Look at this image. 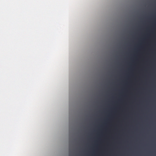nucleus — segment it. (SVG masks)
Returning <instances> with one entry per match:
<instances>
[{"label": "nucleus", "mask_w": 156, "mask_h": 156, "mask_svg": "<svg viewBox=\"0 0 156 156\" xmlns=\"http://www.w3.org/2000/svg\"><path fill=\"white\" fill-rule=\"evenodd\" d=\"M91 156H97L95 154H93V155H92Z\"/></svg>", "instance_id": "f03ea898"}, {"label": "nucleus", "mask_w": 156, "mask_h": 156, "mask_svg": "<svg viewBox=\"0 0 156 156\" xmlns=\"http://www.w3.org/2000/svg\"><path fill=\"white\" fill-rule=\"evenodd\" d=\"M69 156H78V151H71L70 148V140L69 141Z\"/></svg>", "instance_id": "f257e3e1"}]
</instances>
